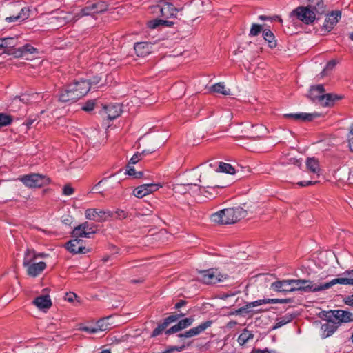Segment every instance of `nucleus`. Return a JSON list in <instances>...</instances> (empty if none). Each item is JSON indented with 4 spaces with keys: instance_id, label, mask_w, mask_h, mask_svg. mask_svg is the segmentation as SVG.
Segmentation results:
<instances>
[{
    "instance_id": "obj_12",
    "label": "nucleus",
    "mask_w": 353,
    "mask_h": 353,
    "mask_svg": "<svg viewBox=\"0 0 353 353\" xmlns=\"http://www.w3.org/2000/svg\"><path fill=\"white\" fill-rule=\"evenodd\" d=\"M77 99L85 96L90 89V83L85 80L75 81L70 84Z\"/></svg>"
},
{
    "instance_id": "obj_16",
    "label": "nucleus",
    "mask_w": 353,
    "mask_h": 353,
    "mask_svg": "<svg viewBox=\"0 0 353 353\" xmlns=\"http://www.w3.org/2000/svg\"><path fill=\"white\" fill-rule=\"evenodd\" d=\"M320 114L317 112L314 113H305V112H299V113H290V114H285L283 117L288 119H292L295 121H311L313 119L319 117Z\"/></svg>"
},
{
    "instance_id": "obj_38",
    "label": "nucleus",
    "mask_w": 353,
    "mask_h": 353,
    "mask_svg": "<svg viewBox=\"0 0 353 353\" xmlns=\"http://www.w3.org/2000/svg\"><path fill=\"white\" fill-rule=\"evenodd\" d=\"M210 90L213 92L220 93L223 95H230V90L225 89L223 83H218L212 85L210 88Z\"/></svg>"
},
{
    "instance_id": "obj_34",
    "label": "nucleus",
    "mask_w": 353,
    "mask_h": 353,
    "mask_svg": "<svg viewBox=\"0 0 353 353\" xmlns=\"http://www.w3.org/2000/svg\"><path fill=\"white\" fill-rule=\"evenodd\" d=\"M263 37L268 43L270 48H273L276 46V41L275 37L272 32L269 29H264L263 30Z\"/></svg>"
},
{
    "instance_id": "obj_63",
    "label": "nucleus",
    "mask_w": 353,
    "mask_h": 353,
    "mask_svg": "<svg viewBox=\"0 0 353 353\" xmlns=\"http://www.w3.org/2000/svg\"><path fill=\"white\" fill-rule=\"evenodd\" d=\"M187 304V301L185 300H181L179 302L175 304L174 308L179 309Z\"/></svg>"
},
{
    "instance_id": "obj_19",
    "label": "nucleus",
    "mask_w": 353,
    "mask_h": 353,
    "mask_svg": "<svg viewBox=\"0 0 353 353\" xmlns=\"http://www.w3.org/2000/svg\"><path fill=\"white\" fill-rule=\"evenodd\" d=\"M193 322H194V319L192 317L185 318L184 319H182V320L179 321L177 324L172 326L170 329L167 330L165 332V334H171L176 333V332L192 325Z\"/></svg>"
},
{
    "instance_id": "obj_7",
    "label": "nucleus",
    "mask_w": 353,
    "mask_h": 353,
    "mask_svg": "<svg viewBox=\"0 0 353 353\" xmlns=\"http://www.w3.org/2000/svg\"><path fill=\"white\" fill-rule=\"evenodd\" d=\"M291 17H296V19L305 24H310L316 19V14L314 10L307 6H299L290 13Z\"/></svg>"
},
{
    "instance_id": "obj_27",
    "label": "nucleus",
    "mask_w": 353,
    "mask_h": 353,
    "mask_svg": "<svg viewBox=\"0 0 353 353\" xmlns=\"http://www.w3.org/2000/svg\"><path fill=\"white\" fill-rule=\"evenodd\" d=\"M287 299H260L253 302H250L247 304V307H254L256 306L261 305L263 304L267 303H288Z\"/></svg>"
},
{
    "instance_id": "obj_59",
    "label": "nucleus",
    "mask_w": 353,
    "mask_h": 353,
    "mask_svg": "<svg viewBox=\"0 0 353 353\" xmlns=\"http://www.w3.org/2000/svg\"><path fill=\"white\" fill-rule=\"evenodd\" d=\"M77 297V295L74 293L69 292L66 293L65 299L68 302H72L74 299Z\"/></svg>"
},
{
    "instance_id": "obj_41",
    "label": "nucleus",
    "mask_w": 353,
    "mask_h": 353,
    "mask_svg": "<svg viewBox=\"0 0 353 353\" xmlns=\"http://www.w3.org/2000/svg\"><path fill=\"white\" fill-rule=\"evenodd\" d=\"M13 121V117L5 113H0V127L7 126Z\"/></svg>"
},
{
    "instance_id": "obj_52",
    "label": "nucleus",
    "mask_w": 353,
    "mask_h": 353,
    "mask_svg": "<svg viewBox=\"0 0 353 353\" xmlns=\"http://www.w3.org/2000/svg\"><path fill=\"white\" fill-rule=\"evenodd\" d=\"M336 63L334 60L330 61L325 67L324 70L322 72V76H325L327 74L328 71L332 70L336 65Z\"/></svg>"
},
{
    "instance_id": "obj_47",
    "label": "nucleus",
    "mask_w": 353,
    "mask_h": 353,
    "mask_svg": "<svg viewBox=\"0 0 353 353\" xmlns=\"http://www.w3.org/2000/svg\"><path fill=\"white\" fill-rule=\"evenodd\" d=\"M95 106L94 100H89L86 101L82 106L81 109L85 112H91L94 110Z\"/></svg>"
},
{
    "instance_id": "obj_13",
    "label": "nucleus",
    "mask_w": 353,
    "mask_h": 353,
    "mask_svg": "<svg viewBox=\"0 0 353 353\" xmlns=\"http://www.w3.org/2000/svg\"><path fill=\"white\" fill-rule=\"evenodd\" d=\"M212 325V321H205L198 326L185 331L184 333L179 334L178 336L180 338H191L197 336L210 327Z\"/></svg>"
},
{
    "instance_id": "obj_55",
    "label": "nucleus",
    "mask_w": 353,
    "mask_h": 353,
    "mask_svg": "<svg viewBox=\"0 0 353 353\" xmlns=\"http://www.w3.org/2000/svg\"><path fill=\"white\" fill-rule=\"evenodd\" d=\"M178 320V316H175V314H172L169 316L168 317L164 319V323L167 325V327L172 323L175 322Z\"/></svg>"
},
{
    "instance_id": "obj_49",
    "label": "nucleus",
    "mask_w": 353,
    "mask_h": 353,
    "mask_svg": "<svg viewBox=\"0 0 353 353\" xmlns=\"http://www.w3.org/2000/svg\"><path fill=\"white\" fill-rule=\"evenodd\" d=\"M262 30V26L259 24L254 23L252 24L250 31V36H256L258 35Z\"/></svg>"
},
{
    "instance_id": "obj_36",
    "label": "nucleus",
    "mask_w": 353,
    "mask_h": 353,
    "mask_svg": "<svg viewBox=\"0 0 353 353\" xmlns=\"http://www.w3.org/2000/svg\"><path fill=\"white\" fill-rule=\"evenodd\" d=\"M110 319V316H108L99 320L95 325L98 331H105L109 330L110 328V323H109Z\"/></svg>"
},
{
    "instance_id": "obj_43",
    "label": "nucleus",
    "mask_w": 353,
    "mask_h": 353,
    "mask_svg": "<svg viewBox=\"0 0 353 353\" xmlns=\"http://www.w3.org/2000/svg\"><path fill=\"white\" fill-rule=\"evenodd\" d=\"M197 187L199 194L203 195L205 197L208 199L213 198L214 196V194L208 190V189L210 188L209 187L205 188L199 186V185Z\"/></svg>"
},
{
    "instance_id": "obj_35",
    "label": "nucleus",
    "mask_w": 353,
    "mask_h": 353,
    "mask_svg": "<svg viewBox=\"0 0 353 353\" xmlns=\"http://www.w3.org/2000/svg\"><path fill=\"white\" fill-rule=\"evenodd\" d=\"M294 319V315L290 314H287L280 318L276 319V323L273 327V329H278L281 327L282 326L286 325L287 323L291 322Z\"/></svg>"
},
{
    "instance_id": "obj_3",
    "label": "nucleus",
    "mask_w": 353,
    "mask_h": 353,
    "mask_svg": "<svg viewBox=\"0 0 353 353\" xmlns=\"http://www.w3.org/2000/svg\"><path fill=\"white\" fill-rule=\"evenodd\" d=\"M36 252L34 250L27 249L23 261V265L27 268V274L32 277L40 274L46 268L45 262L32 263L35 260Z\"/></svg>"
},
{
    "instance_id": "obj_21",
    "label": "nucleus",
    "mask_w": 353,
    "mask_h": 353,
    "mask_svg": "<svg viewBox=\"0 0 353 353\" xmlns=\"http://www.w3.org/2000/svg\"><path fill=\"white\" fill-rule=\"evenodd\" d=\"M324 86L321 84L312 86L310 89L307 97L312 101H317L319 103L321 100V96L325 92Z\"/></svg>"
},
{
    "instance_id": "obj_20",
    "label": "nucleus",
    "mask_w": 353,
    "mask_h": 353,
    "mask_svg": "<svg viewBox=\"0 0 353 353\" xmlns=\"http://www.w3.org/2000/svg\"><path fill=\"white\" fill-rule=\"evenodd\" d=\"M152 48V43L147 42L136 43L134 46L136 54L141 57L148 55L151 52Z\"/></svg>"
},
{
    "instance_id": "obj_46",
    "label": "nucleus",
    "mask_w": 353,
    "mask_h": 353,
    "mask_svg": "<svg viewBox=\"0 0 353 353\" xmlns=\"http://www.w3.org/2000/svg\"><path fill=\"white\" fill-rule=\"evenodd\" d=\"M112 216L110 218H116L119 219H123L128 217V213L122 210H117L112 212Z\"/></svg>"
},
{
    "instance_id": "obj_8",
    "label": "nucleus",
    "mask_w": 353,
    "mask_h": 353,
    "mask_svg": "<svg viewBox=\"0 0 353 353\" xmlns=\"http://www.w3.org/2000/svg\"><path fill=\"white\" fill-rule=\"evenodd\" d=\"M107 10V6L103 2H97L90 3L85 6L81 10L75 13V19L79 20L80 18L85 16L93 15L103 12Z\"/></svg>"
},
{
    "instance_id": "obj_11",
    "label": "nucleus",
    "mask_w": 353,
    "mask_h": 353,
    "mask_svg": "<svg viewBox=\"0 0 353 353\" xmlns=\"http://www.w3.org/2000/svg\"><path fill=\"white\" fill-rule=\"evenodd\" d=\"M50 20L51 23L57 21L59 26H63L68 23L75 22L77 21V19H75V14L64 11L57 12L55 15L51 17Z\"/></svg>"
},
{
    "instance_id": "obj_24",
    "label": "nucleus",
    "mask_w": 353,
    "mask_h": 353,
    "mask_svg": "<svg viewBox=\"0 0 353 353\" xmlns=\"http://www.w3.org/2000/svg\"><path fill=\"white\" fill-rule=\"evenodd\" d=\"M290 286V279L277 281L272 283L271 285L272 289L274 291L285 292H291Z\"/></svg>"
},
{
    "instance_id": "obj_64",
    "label": "nucleus",
    "mask_w": 353,
    "mask_h": 353,
    "mask_svg": "<svg viewBox=\"0 0 353 353\" xmlns=\"http://www.w3.org/2000/svg\"><path fill=\"white\" fill-rule=\"evenodd\" d=\"M154 152V149H152V150H144L141 152H139V154H141V157L143 159V157H145V155L149 154H152Z\"/></svg>"
},
{
    "instance_id": "obj_39",
    "label": "nucleus",
    "mask_w": 353,
    "mask_h": 353,
    "mask_svg": "<svg viewBox=\"0 0 353 353\" xmlns=\"http://www.w3.org/2000/svg\"><path fill=\"white\" fill-rule=\"evenodd\" d=\"M3 46H4V50L2 52L3 53H11L12 48L14 47L16 45V40L12 38H3Z\"/></svg>"
},
{
    "instance_id": "obj_40",
    "label": "nucleus",
    "mask_w": 353,
    "mask_h": 353,
    "mask_svg": "<svg viewBox=\"0 0 353 353\" xmlns=\"http://www.w3.org/2000/svg\"><path fill=\"white\" fill-rule=\"evenodd\" d=\"M218 171L230 174H234L235 173V168L229 163L220 162Z\"/></svg>"
},
{
    "instance_id": "obj_30",
    "label": "nucleus",
    "mask_w": 353,
    "mask_h": 353,
    "mask_svg": "<svg viewBox=\"0 0 353 353\" xmlns=\"http://www.w3.org/2000/svg\"><path fill=\"white\" fill-rule=\"evenodd\" d=\"M83 223L75 227L72 231V236L74 238H90L87 228H82Z\"/></svg>"
},
{
    "instance_id": "obj_15",
    "label": "nucleus",
    "mask_w": 353,
    "mask_h": 353,
    "mask_svg": "<svg viewBox=\"0 0 353 353\" xmlns=\"http://www.w3.org/2000/svg\"><path fill=\"white\" fill-rule=\"evenodd\" d=\"M341 13L340 11L332 12L327 15L325 19L322 30L325 32H330L334 26L337 23L341 18Z\"/></svg>"
},
{
    "instance_id": "obj_18",
    "label": "nucleus",
    "mask_w": 353,
    "mask_h": 353,
    "mask_svg": "<svg viewBox=\"0 0 353 353\" xmlns=\"http://www.w3.org/2000/svg\"><path fill=\"white\" fill-rule=\"evenodd\" d=\"M334 321L339 325L341 323H348L353 321V314L349 312L338 310L332 312Z\"/></svg>"
},
{
    "instance_id": "obj_45",
    "label": "nucleus",
    "mask_w": 353,
    "mask_h": 353,
    "mask_svg": "<svg viewBox=\"0 0 353 353\" xmlns=\"http://www.w3.org/2000/svg\"><path fill=\"white\" fill-rule=\"evenodd\" d=\"M82 228H87L88 232H89L90 235L94 234L97 232V225L94 223H89L88 221L83 223Z\"/></svg>"
},
{
    "instance_id": "obj_50",
    "label": "nucleus",
    "mask_w": 353,
    "mask_h": 353,
    "mask_svg": "<svg viewBox=\"0 0 353 353\" xmlns=\"http://www.w3.org/2000/svg\"><path fill=\"white\" fill-rule=\"evenodd\" d=\"M167 327V325H165L164 322H163L161 324H159L152 332L151 336L152 337L157 336L159 335L165 328Z\"/></svg>"
},
{
    "instance_id": "obj_23",
    "label": "nucleus",
    "mask_w": 353,
    "mask_h": 353,
    "mask_svg": "<svg viewBox=\"0 0 353 353\" xmlns=\"http://www.w3.org/2000/svg\"><path fill=\"white\" fill-rule=\"evenodd\" d=\"M105 113L109 120H114L117 118L121 112V107L118 104H110L104 106Z\"/></svg>"
},
{
    "instance_id": "obj_57",
    "label": "nucleus",
    "mask_w": 353,
    "mask_h": 353,
    "mask_svg": "<svg viewBox=\"0 0 353 353\" xmlns=\"http://www.w3.org/2000/svg\"><path fill=\"white\" fill-rule=\"evenodd\" d=\"M63 193L65 196L72 195L74 193V188L70 185H65L63 189Z\"/></svg>"
},
{
    "instance_id": "obj_33",
    "label": "nucleus",
    "mask_w": 353,
    "mask_h": 353,
    "mask_svg": "<svg viewBox=\"0 0 353 353\" xmlns=\"http://www.w3.org/2000/svg\"><path fill=\"white\" fill-rule=\"evenodd\" d=\"M29 17V10L23 8L21 9L20 12L16 16L8 17L6 18L7 22H14L17 20L23 21Z\"/></svg>"
},
{
    "instance_id": "obj_48",
    "label": "nucleus",
    "mask_w": 353,
    "mask_h": 353,
    "mask_svg": "<svg viewBox=\"0 0 353 353\" xmlns=\"http://www.w3.org/2000/svg\"><path fill=\"white\" fill-rule=\"evenodd\" d=\"M333 280L339 281V282H334V285L336 284L353 285V278H336Z\"/></svg>"
},
{
    "instance_id": "obj_2",
    "label": "nucleus",
    "mask_w": 353,
    "mask_h": 353,
    "mask_svg": "<svg viewBox=\"0 0 353 353\" xmlns=\"http://www.w3.org/2000/svg\"><path fill=\"white\" fill-rule=\"evenodd\" d=\"M334 282H339L338 280H332L321 284H316L310 280L305 279H290L291 292L302 291L305 292H314L327 290L334 285Z\"/></svg>"
},
{
    "instance_id": "obj_56",
    "label": "nucleus",
    "mask_w": 353,
    "mask_h": 353,
    "mask_svg": "<svg viewBox=\"0 0 353 353\" xmlns=\"http://www.w3.org/2000/svg\"><path fill=\"white\" fill-rule=\"evenodd\" d=\"M251 353H280V352H277L276 350H269L268 348H265L263 350L254 349Z\"/></svg>"
},
{
    "instance_id": "obj_54",
    "label": "nucleus",
    "mask_w": 353,
    "mask_h": 353,
    "mask_svg": "<svg viewBox=\"0 0 353 353\" xmlns=\"http://www.w3.org/2000/svg\"><path fill=\"white\" fill-rule=\"evenodd\" d=\"M141 159H142L141 154H139V152H137L130 159L128 164L133 165L134 164L138 163Z\"/></svg>"
},
{
    "instance_id": "obj_1",
    "label": "nucleus",
    "mask_w": 353,
    "mask_h": 353,
    "mask_svg": "<svg viewBox=\"0 0 353 353\" xmlns=\"http://www.w3.org/2000/svg\"><path fill=\"white\" fill-rule=\"evenodd\" d=\"M246 216V211L241 207L230 208L211 215V221L220 224H232Z\"/></svg>"
},
{
    "instance_id": "obj_51",
    "label": "nucleus",
    "mask_w": 353,
    "mask_h": 353,
    "mask_svg": "<svg viewBox=\"0 0 353 353\" xmlns=\"http://www.w3.org/2000/svg\"><path fill=\"white\" fill-rule=\"evenodd\" d=\"M348 145L350 151L353 152V123L351 124L350 132L347 136Z\"/></svg>"
},
{
    "instance_id": "obj_44",
    "label": "nucleus",
    "mask_w": 353,
    "mask_h": 353,
    "mask_svg": "<svg viewBox=\"0 0 353 353\" xmlns=\"http://www.w3.org/2000/svg\"><path fill=\"white\" fill-rule=\"evenodd\" d=\"M38 97V94H22L19 99H20V101L25 103H32L34 102V98H37Z\"/></svg>"
},
{
    "instance_id": "obj_28",
    "label": "nucleus",
    "mask_w": 353,
    "mask_h": 353,
    "mask_svg": "<svg viewBox=\"0 0 353 353\" xmlns=\"http://www.w3.org/2000/svg\"><path fill=\"white\" fill-rule=\"evenodd\" d=\"M341 99V97L333 94L331 93H323V95L321 96V100L319 102V104L323 107L331 106L333 105L334 103Z\"/></svg>"
},
{
    "instance_id": "obj_25",
    "label": "nucleus",
    "mask_w": 353,
    "mask_h": 353,
    "mask_svg": "<svg viewBox=\"0 0 353 353\" xmlns=\"http://www.w3.org/2000/svg\"><path fill=\"white\" fill-rule=\"evenodd\" d=\"M59 100L62 102L75 101L78 100L77 96L73 92L72 88L68 85L63 90L59 95Z\"/></svg>"
},
{
    "instance_id": "obj_5",
    "label": "nucleus",
    "mask_w": 353,
    "mask_h": 353,
    "mask_svg": "<svg viewBox=\"0 0 353 353\" xmlns=\"http://www.w3.org/2000/svg\"><path fill=\"white\" fill-rule=\"evenodd\" d=\"M227 278V275L221 274L217 269H209L199 271L198 280L205 284H215L223 281Z\"/></svg>"
},
{
    "instance_id": "obj_17",
    "label": "nucleus",
    "mask_w": 353,
    "mask_h": 353,
    "mask_svg": "<svg viewBox=\"0 0 353 353\" xmlns=\"http://www.w3.org/2000/svg\"><path fill=\"white\" fill-rule=\"evenodd\" d=\"M339 327V325H337L334 319H329L321 327L322 338L325 339L330 336L336 332Z\"/></svg>"
},
{
    "instance_id": "obj_29",
    "label": "nucleus",
    "mask_w": 353,
    "mask_h": 353,
    "mask_svg": "<svg viewBox=\"0 0 353 353\" xmlns=\"http://www.w3.org/2000/svg\"><path fill=\"white\" fill-rule=\"evenodd\" d=\"M197 186H198V183H186V184L177 183V184H174L173 185V190L176 193L185 194L188 192H189L190 190H191L193 187H197Z\"/></svg>"
},
{
    "instance_id": "obj_9",
    "label": "nucleus",
    "mask_w": 353,
    "mask_h": 353,
    "mask_svg": "<svg viewBox=\"0 0 353 353\" xmlns=\"http://www.w3.org/2000/svg\"><path fill=\"white\" fill-rule=\"evenodd\" d=\"M112 214V211L110 210L91 208L85 210V216L88 219L102 222L110 218Z\"/></svg>"
},
{
    "instance_id": "obj_60",
    "label": "nucleus",
    "mask_w": 353,
    "mask_h": 353,
    "mask_svg": "<svg viewBox=\"0 0 353 353\" xmlns=\"http://www.w3.org/2000/svg\"><path fill=\"white\" fill-rule=\"evenodd\" d=\"M250 307H247V305H245V307H241L238 310H236L234 312V314H242L243 313H248V309Z\"/></svg>"
},
{
    "instance_id": "obj_4",
    "label": "nucleus",
    "mask_w": 353,
    "mask_h": 353,
    "mask_svg": "<svg viewBox=\"0 0 353 353\" xmlns=\"http://www.w3.org/2000/svg\"><path fill=\"white\" fill-rule=\"evenodd\" d=\"M19 180L26 186L30 188H41L50 183V179L46 175L40 174H30L23 175Z\"/></svg>"
},
{
    "instance_id": "obj_37",
    "label": "nucleus",
    "mask_w": 353,
    "mask_h": 353,
    "mask_svg": "<svg viewBox=\"0 0 353 353\" xmlns=\"http://www.w3.org/2000/svg\"><path fill=\"white\" fill-rule=\"evenodd\" d=\"M254 334L245 329L238 337V343L241 345H245L250 339H253Z\"/></svg>"
},
{
    "instance_id": "obj_22",
    "label": "nucleus",
    "mask_w": 353,
    "mask_h": 353,
    "mask_svg": "<svg viewBox=\"0 0 353 353\" xmlns=\"http://www.w3.org/2000/svg\"><path fill=\"white\" fill-rule=\"evenodd\" d=\"M33 304L39 310L49 309L52 305V301L49 295H42L34 299Z\"/></svg>"
},
{
    "instance_id": "obj_58",
    "label": "nucleus",
    "mask_w": 353,
    "mask_h": 353,
    "mask_svg": "<svg viewBox=\"0 0 353 353\" xmlns=\"http://www.w3.org/2000/svg\"><path fill=\"white\" fill-rule=\"evenodd\" d=\"M82 330H83L86 332H88L90 334H94V333L99 332L98 330L97 329L96 326H94V327L86 326V327H83Z\"/></svg>"
},
{
    "instance_id": "obj_32",
    "label": "nucleus",
    "mask_w": 353,
    "mask_h": 353,
    "mask_svg": "<svg viewBox=\"0 0 353 353\" xmlns=\"http://www.w3.org/2000/svg\"><path fill=\"white\" fill-rule=\"evenodd\" d=\"M307 170L314 174L320 172L319 163L317 159L314 157L307 158L305 162Z\"/></svg>"
},
{
    "instance_id": "obj_6",
    "label": "nucleus",
    "mask_w": 353,
    "mask_h": 353,
    "mask_svg": "<svg viewBox=\"0 0 353 353\" xmlns=\"http://www.w3.org/2000/svg\"><path fill=\"white\" fill-rule=\"evenodd\" d=\"M241 136L250 139H256L263 136L266 128L262 125H253L250 123L243 124L239 129Z\"/></svg>"
},
{
    "instance_id": "obj_31",
    "label": "nucleus",
    "mask_w": 353,
    "mask_h": 353,
    "mask_svg": "<svg viewBox=\"0 0 353 353\" xmlns=\"http://www.w3.org/2000/svg\"><path fill=\"white\" fill-rule=\"evenodd\" d=\"M37 51V49L30 44H26L22 47L19 48L16 52H12L16 57H23L27 54H33Z\"/></svg>"
},
{
    "instance_id": "obj_53",
    "label": "nucleus",
    "mask_w": 353,
    "mask_h": 353,
    "mask_svg": "<svg viewBox=\"0 0 353 353\" xmlns=\"http://www.w3.org/2000/svg\"><path fill=\"white\" fill-rule=\"evenodd\" d=\"M160 21H161L159 19H155L149 21L147 23L148 27L150 28V29H155V28L161 26Z\"/></svg>"
},
{
    "instance_id": "obj_14",
    "label": "nucleus",
    "mask_w": 353,
    "mask_h": 353,
    "mask_svg": "<svg viewBox=\"0 0 353 353\" xmlns=\"http://www.w3.org/2000/svg\"><path fill=\"white\" fill-rule=\"evenodd\" d=\"M82 242L83 241L79 238H74L67 243L66 248L70 252L74 254H85L88 252V250L81 245Z\"/></svg>"
},
{
    "instance_id": "obj_42",
    "label": "nucleus",
    "mask_w": 353,
    "mask_h": 353,
    "mask_svg": "<svg viewBox=\"0 0 353 353\" xmlns=\"http://www.w3.org/2000/svg\"><path fill=\"white\" fill-rule=\"evenodd\" d=\"M125 173L135 179H139L143 176L142 172H136L134 166L129 164L127 165Z\"/></svg>"
},
{
    "instance_id": "obj_62",
    "label": "nucleus",
    "mask_w": 353,
    "mask_h": 353,
    "mask_svg": "<svg viewBox=\"0 0 353 353\" xmlns=\"http://www.w3.org/2000/svg\"><path fill=\"white\" fill-rule=\"evenodd\" d=\"M316 182H313L312 181H300L297 184L299 185V186H302V187H304V186H308V185H312V184H314Z\"/></svg>"
},
{
    "instance_id": "obj_10",
    "label": "nucleus",
    "mask_w": 353,
    "mask_h": 353,
    "mask_svg": "<svg viewBox=\"0 0 353 353\" xmlns=\"http://www.w3.org/2000/svg\"><path fill=\"white\" fill-rule=\"evenodd\" d=\"M161 187V185L158 183L143 184L134 190L133 194L137 198H143L145 196L157 191Z\"/></svg>"
},
{
    "instance_id": "obj_26",
    "label": "nucleus",
    "mask_w": 353,
    "mask_h": 353,
    "mask_svg": "<svg viewBox=\"0 0 353 353\" xmlns=\"http://www.w3.org/2000/svg\"><path fill=\"white\" fill-rule=\"evenodd\" d=\"M307 6L316 14H323L325 12V6L323 0H309Z\"/></svg>"
},
{
    "instance_id": "obj_61",
    "label": "nucleus",
    "mask_w": 353,
    "mask_h": 353,
    "mask_svg": "<svg viewBox=\"0 0 353 353\" xmlns=\"http://www.w3.org/2000/svg\"><path fill=\"white\" fill-rule=\"evenodd\" d=\"M160 25L161 26H167V27H171L172 26L174 25V23L172 21H168V20H163V19H160Z\"/></svg>"
}]
</instances>
